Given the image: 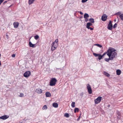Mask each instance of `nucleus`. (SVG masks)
<instances>
[{"instance_id": "f257e3e1", "label": "nucleus", "mask_w": 123, "mask_h": 123, "mask_svg": "<svg viewBox=\"0 0 123 123\" xmlns=\"http://www.w3.org/2000/svg\"><path fill=\"white\" fill-rule=\"evenodd\" d=\"M116 49L114 48H109L106 52L107 55L109 56L108 58H105V60L106 61L108 62L110 60H112L114 59V58L117 57V53L115 52Z\"/></svg>"}, {"instance_id": "f03ea898", "label": "nucleus", "mask_w": 123, "mask_h": 123, "mask_svg": "<svg viewBox=\"0 0 123 123\" xmlns=\"http://www.w3.org/2000/svg\"><path fill=\"white\" fill-rule=\"evenodd\" d=\"M57 80L55 78H52L50 82V85L51 86H54L57 81Z\"/></svg>"}, {"instance_id": "7ed1b4c3", "label": "nucleus", "mask_w": 123, "mask_h": 123, "mask_svg": "<svg viewBox=\"0 0 123 123\" xmlns=\"http://www.w3.org/2000/svg\"><path fill=\"white\" fill-rule=\"evenodd\" d=\"M87 88L89 94H91L92 93V91L90 86L89 84L87 85Z\"/></svg>"}, {"instance_id": "20e7f679", "label": "nucleus", "mask_w": 123, "mask_h": 123, "mask_svg": "<svg viewBox=\"0 0 123 123\" xmlns=\"http://www.w3.org/2000/svg\"><path fill=\"white\" fill-rule=\"evenodd\" d=\"M102 98L101 97H98L95 100V103L96 104L99 103L101 101Z\"/></svg>"}, {"instance_id": "39448f33", "label": "nucleus", "mask_w": 123, "mask_h": 123, "mask_svg": "<svg viewBox=\"0 0 123 123\" xmlns=\"http://www.w3.org/2000/svg\"><path fill=\"white\" fill-rule=\"evenodd\" d=\"M31 72L29 71L26 72L24 74V77H27L29 76L31 74Z\"/></svg>"}, {"instance_id": "423d86ee", "label": "nucleus", "mask_w": 123, "mask_h": 123, "mask_svg": "<svg viewBox=\"0 0 123 123\" xmlns=\"http://www.w3.org/2000/svg\"><path fill=\"white\" fill-rule=\"evenodd\" d=\"M112 27L113 26L112 23V22L111 21H110L108 25V29L109 30H111L112 29Z\"/></svg>"}, {"instance_id": "0eeeda50", "label": "nucleus", "mask_w": 123, "mask_h": 123, "mask_svg": "<svg viewBox=\"0 0 123 123\" xmlns=\"http://www.w3.org/2000/svg\"><path fill=\"white\" fill-rule=\"evenodd\" d=\"M107 17V16L105 14H103L101 17V20L102 21H105L106 20Z\"/></svg>"}, {"instance_id": "6e6552de", "label": "nucleus", "mask_w": 123, "mask_h": 123, "mask_svg": "<svg viewBox=\"0 0 123 123\" xmlns=\"http://www.w3.org/2000/svg\"><path fill=\"white\" fill-rule=\"evenodd\" d=\"M55 42H53L52 44V46L51 49V50L53 51L54 50L56 49L57 48V46L55 45Z\"/></svg>"}, {"instance_id": "1a4fd4ad", "label": "nucleus", "mask_w": 123, "mask_h": 123, "mask_svg": "<svg viewBox=\"0 0 123 123\" xmlns=\"http://www.w3.org/2000/svg\"><path fill=\"white\" fill-rule=\"evenodd\" d=\"M9 117V116L7 115H4L0 117V119L3 120L6 119Z\"/></svg>"}, {"instance_id": "9d476101", "label": "nucleus", "mask_w": 123, "mask_h": 123, "mask_svg": "<svg viewBox=\"0 0 123 123\" xmlns=\"http://www.w3.org/2000/svg\"><path fill=\"white\" fill-rule=\"evenodd\" d=\"M42 90L40 88L37 89L35 91L36 92L39 94L41 93L42 92Z\"/></svg>"}, {"instance_id": "9b49d317", "label": "nucleus", "mask_w": 123, "mask_h": 123, "mask_svg": "<svg viewBox=\"0 0 123 123\" xmlns=\"http://www.w3.org/2000/svg\"><path fill=\"white\" fill-rule=\"evenodd\" d=\"M45 95L47 97H50L51 96V94L49 92H47L45 93Z\"/></svg>"}, {"instance_id": "f8f14e48", "label": "nucleus", "mask_w": 123, "mask_h": 123, "mask_svg": "<svg viewBox=\"0 0 123 123\" xmlns=\"http://www.w3.org/2000/svg\"><path fill=\"white\" fill-rule=\"evenodd\" d=\"M19 24L18 23L14 22L13 23L14 27L15 28H17L18 27Z\"/></svg>"}, {"instance_id": "ddd939ff", "label": "nucleus", "mask_w": 123, "mask_h": 123, "mask_svg": "<svg viewBox=\"0 0 123 123\" xmlns=\"http://www.w3.org/2000/svg\"><path fill=\"white\" fill-rule=\"evenodd\" d=\"M121 70L119 69H118L117 70V74L118 75H120V74L121 73Z\"/></svg>"}, {"instance_id": "4468645a", "label": "nucleus", "mask_w": 123, "mask_h": 123, "mask_svg": "<svg viewBox=\"0 0 123 123\" xmlns=\"http://www.w3.org/2000/svg\"><path fill=\"white\" fill-rule=\"evenodd\" d=\"M29 45L30 47L33 48L35 46V44H32L31 42H29Z\"/></svg>"}, {"instance_id": "2eb2a0df", "label": "nucleus", "mask_w": 123, "mask_h": 123, "mask_svg": "<svg viewBox=\"0 0 123 123\" xmlns=\"http://www.w3.org/2000/svg\"><path fill=\"white\" fill-rule=\"evenodd\" d=\"M53 106L54 107L57 108L58 106V105L57 103H54L53 104Z\"/></svg>"}, {"instance_id": "dca6fc26", "label": "nucleus", "mask_w": 123, "mask_h": 123, "mask_svg": "<svg viewBox=\"0 0 123 123\" xmlns=\"http://www.w3.org/2000/svg\"><path fill=\"white\" fill-rule=\"evenodd\" d=\"M89 16L87 13H85L84 15V18H88Z\"/></svg>"}, {"instance_id": "f3484780", "label": "nucleus", "mask_w": 123, "mask_h": 123, "mask_svg": "<svg viewBox=\"0 0 123 123\" xmlns=\"http://www.w3.org/2000/svg\"><path fill=\"white\" fill-rule=\"evenodd\" d=\"M104 74L107 77H109L110 76V75L109 74L105 72H104Z\"/></svg>"}, {"instance_id": "a211bd4d", "label": "nucleus", "mask_w": 123, "mask_h": 123, "mask_svg": "<svg viewBox=\"0 0 123 123\" xmlns=\"http://www.w3.org/2000/svg\"><path fill=\"white\" fill-rule=\"evenodd\" d=\"M35 0H29L28 1L29 4V5L31 4L34 2Z\"/></svg>"}, {"instance_id": "6ab92c4d", "label": "nucleus", "mask_w": 123, "mask_h": 123, "mask_svg": "<svg viewBox=\"0 0 123 123\" xmlns=\"http://www.w3.org/2000/svg\"><path fill=\"white\" fill-rule=\"evenodd\" d=\"M89 21L92 23H94V19L93 18H91L89 19Z\"/></svg>"}, {"instance_id": "aec40b11", "label": "nucleus", "mask_w": 123, "mask_h": 123, "mask_svg": "<svg viewBox=\"0 0 123 123\" xmlns=\"http://www.w3.org/2000/svg\"><path fill=\"white\" fill-rule=\"evenodd\" d=\"M69 115L67 113H65L64 115V116L66 117H69Z\"/></svg>"}, {"instance_id": "412c9836", "label": "nucleus", "mask_w": 123, "mask_h": 123, "mask_svg": "<svg viewBox=\"0 0 123 123\" xmlns=\"http://www.w3.org/2000/svg\"><path fill=\"white\" fill-rule=\"evenodd\" d=\"M79 111V109L77 108H75L74 109V112L76 113L77 111L78 112Z\"/></svg>"}, {"instance_id": "4be33fe9", "label": "nucleus", "mask_w": 123, "mask_h": 123, "mask_svg": "<svg viewBox=\"0 0 123 123\" xmlns=\"http://www.w3.org/2000/svg\"><path fill=\"white\" fill-rule=\"evenodd\" d=\"M75 103L74 102H72L71 104V106L72 107H75Z\"/></svg>"}, {"instance_id": "5701e85b", "label": "nucleus", "mask_w": 123, "mask_h": 123, "mask_svg": "<svg viewBox=\"0 0 123 123\" xmlns=\"http://www.w3.org/2000/svg\"><path fill=\"white\" fill-rule=\"evenodd\" d=\"M47 108V106L46 105H45L43 107L42 109L43 110H46Z\"/></svg>"}, {"instance_id": "b1692460", "label": "nucleus", "mask_w": 123, "mask_h": 123, "mask_svg": "<svg viewBox=\"0 0 123 123\" xmlns=\"http://www.w3.org/2000/svg\"><path fill=\"white\" fill-rule=\"evenodd\" d=\"M92 25V24L90 22H89L87 23L86 24V25L90 26Z\"/></svg>"}, {"instance_id": "393cba45", "label": "nucleus", "mask_w": 123, "mask_h": 123, "mask_svg": "<svg viewBox=\"0 0 123 123\" xmlns=\"http://www.w3.org/2000/svg\"><path fill=\"white\" fill-rule=\"evenodd\" d=\"M119 17L120 18H121V19L122 20H123V13L121 14V15H120Z\"/></svg>"}, {"instance_id": "a878e982", "label": "nucleus", "mask_w": 123, "mask_h": 123, "mask_svg": "<svg viewBox=\"0 0 123 123\" xmlns=\"http://www.w3.org/2000/svg\"><path fill=\"white\" fill-rule=\"evenodd\" d=\"M39 36L38 35H36L34 36V38L36 40H37L39 38Z\"/></svg>"}, {"instance_id": "bb28decb", "label": "nucleus", "mask_w": 123, "mask_h": 123, "mask_svg": "<svg viewBox=\"0 0 123 123\" xmlns=\"http://www.w3.org/2000/svg\"><path fill=\"white\" fill-rule=\"evenodd\" d=\"M98 58L99 60H100L103 57L102 55H101V54H99V55Z\"/></svg>"}, {"instance_id": "cd10ccee", "label": "nucleus", "mask_w": 123, "mask_h": 123, "mask_svg": "<svg viewBox=\"0 0 123 123\" xmlns=\"http://www.w3.org/2000/svg\"><path fill=\"white\" fill-rule=\"evenodd\" d=\"M93 55L95 57L98 56L99 55V54H97L95 53H93Z\"/></svg>"}, {"instance_id": "c85d7f7f", "label": "nucleus", "mask_w": 123, "mask_h": 123, "mask_svg": "<svg viewBox=\"0 0 123 123\" xmlns=\"http://www.w3.org/2000/svg\"><path fill=\"white\" fill-rule=\"evenodd\" d=\"M95 45L97 46H98V47H99L100 48H101L102 47V46L101 45H100L98 44H95L94 45Z\"/></svg>"}, {"instance_id": "c756f323", "label": "nucleus", "mask_w": 123, "mask_h": 123, "mask_svg": "<svg viewBox=\"0 0 123 123\" xmlns=\"http://www.w3.org/2000/svg\"><path fill=\"white\" fill-rule=\"evenodd\" d=\"M117 24L115 23L114 25H113V28H115L117 26Z\"/></svg>"}, {"instance_id": "7c9ffc66", "label": "nucleus", "mask_w": 123, "mask_h": 123, "mask_svg": "<svg viewBox=\"0 0 123 123\" xmlns=\"http://www.w3.org/2000/svg\"><path fill=\"white\" fill-rule=\"evenodd\" d=\"M84 95V93L83 92H82L80 93V96L82 98Z\"/></svg>"}, {"instance_id": "2f4dec72", "label": "nucleus", "mask_w": 123, "mask_h": 123, "mask_svg": "<svg viewBox=\"0 0 123 123\" xmlns=\"http://www.w3.org/2000/svg\"><path fill=\"white\" fill-rule=\"evenodd\" d=\"M24 95L23 93H20L19 96L21 97H23L24 96Z\"/></svg>"}, {"instance_id": "473e14b6", "label": "nucleus", "mask_w": 123, "mask_h": 123, "mask_svg": "<svg viewBox=\"0 0 123 123\" xmlns=\"http://www.w3.org/2000/svg\"><path fill=\"white\" fill-rule=\"evenodd\" d=\"M88 0H82V3H85Z\"/></svg>"}, {"instance_id": "72a5a7b5", "label": "nucleus", "mask_w": 123, "mask_h": 123, "mask_svg": "<svg viewBox=\"0 0 123 123\" xmlns=\"http://www.w3.org/2000/svg\"><path fill=\"white\" fill-rule=\"evenodd\" d=\"M63 69H64V67H63L62 68H56V69H59L60 70H62Z\"/></svg>"}, {"instance_id": "f704fd0d", "label": "nucleus", "mask_w": 123, "mask_h": 123, "mask_svg": "<svg viewBox=\"0 0 123 123\" xmlns=\"http://www.w3.org/2000/svg\"><path fill=\"white\" fill-rule=\"evenodd\" d=\"M58 42V39H56L55 40V42H54L55 43H56V44L57 43V42Z\"/></svg>"}, {"instance_id": "c9c22d12", "label": "nucleus", "mask_w": 123, "mask_h": 123, "mask_svg": "<svg viewBox=\"0 0 123 123\" xmlns=\"http://www.w3.org/2000/svg\"><path fill=\"white\" fill-rule=\"evenodd\" d=\"M15 55L14 54H12V57H13V58L15 57Z\"/></svg>"}, {"instance_id": "e433bc0d", "label": "nucleus", "mask_w": 123, "mask_h": 123, "mask_svg": "<svg viewBox=\"0 0 123 123\" xmlns=\"http://www.w3.org/2000/svg\"><path fill=\"white\" fill-rule=\"evenodd\" d=\"M117 14L118 15H119L120 16V15H121V13L120 12H117Z\"/></svg>"}, {"instance_id": "4c0bfd02", "label": "nucleus", "mask_w": 123, "mask_h": 123, "mask_svg": "<svg viewBox=\"0 0 123 123\" xmlns=\"http://www.w3.org/2000/svg\"><path fill=\"white\" fill-rule=\"evenodd\" d=\"M85 18V21L86 22H87V21H88V19L87 18Z\"/></svg>"}, {"instance_id": "58836bf2", "label": "nucleus", "mask_w": 123, "mask_h": 123, "mask_svg": "<svg viewBox=\"0 0 123 123\" xmlns=\"http://www.w3.org/2000/svg\"><path fill=\"white\" fill-rule=\"evenodd\" d=\"M86 27L88 29H90V26H88L86 25Z\"/></svg>"}, {"instance_id": "ea45409f", "label": "nucleus", "mask_w": 123, "mask_h": 123, "mask_svg": "<svg viewBox=\"0 0 123 123\" xmlns=\"http://www.w3.org/2000/svg\"><path fill=\"white\" fill-rule=\"evenodd\" d=\"M7 2V1H5L3 3V4L4 5L5 3H6Z\"/></svg>"}, {"instance_id": "a19ab883", "label": "nucleus", "mask_w": 123, "mask_h": 123, "mask_svg": "<svg viewBox=\"0 0 123 123\" xmlns=\"http://www.w3.org/2000/svg\"><path fill=\"white\" fill-rule=\"evenodd\" d=\"M106 53H104L103 55H102V56L103 57V56H104L106 54Z\"/></svg>"}, {"instance_id": "79ce46f5", "label": "nucleus", "mask_w": 123, "mask_h": 123, "mask_svg": "<svg viewBox=\"0 0 123 123\" xmlns=\"http://www.w3.org/2000/svg\"><path fill=\"white\" fill-rule=\"evenodd\" d=\"M79 12H80V14L81 15H83V13L81 11Z\"/></svg>"}, {"instance_id": "37998d69", "label": "nucleus", "mask_w": 123, "mask_h": 123, "mask_svg": "<svg viewBox=\"0 0 123 123\" xmlns=\"http://www.w3.org/2000/svg\"><path fill=\"white\" fill-rule=\"evenodd\" d=\"M117 118L118 119H120V116H118L117 117Z\"/></svg>"}, {"instance_id": "c03bdc74", "label": "nucleus", "mask_w": 123, "mask_h": 123, "mask_svg": "<svg viewBox=\"0 0 123 123\" xmlns=\"http://www.w3.org/2000/svg\"><path fill=\"white\" fill-rule=\"evenodd\" d=\"M80 116L77 119V121H78L79 120V119H80Z\"/></svg>"}, {"instance_id": "a18cd8bd", "label": "nucleus", "mask_w": 123, "mask_h": 123, "mask_svg": "<svg viewBox=\"0 0 123 123\" xmlns=\"http://www.w3.org/2000/svg\"><path fill=\"white\" fill-rule=\"evenodd\" d=\"M91 30H93V29L92 28L90 27V29Z\"/></svg>"}, {"instance_id": "49530a36", "label": "nucleus", "mask_w": 123, "mask_h": 123, "mask_svg": "<svg viewBox=\"0 0 123 123\" xmlns=\"http://www.w3.org/2000/svg\"><path fill=\"white\" fill-rule=\"evenodd\" d=\"M4 0H0V1L2 3Z\"/></svg>"}, {"instance_id": "de8ad7c7", "label": "nucleus", "mask_w": 123, "mask_h": 123, "mask_svg": "<svg viewBox=\"0 0 123 123\" xmlns=\"http://www.w3.org/2000/svg\"><path fill=\"white\" fill-rule=\"evenodd\" d=\"M19 123H23V121L22 120H21L19 122Z\"/></svg>"}, {"instance_id": "09e8293b", "label": "nucleus", "mask_w": 123, "mask_h": 123, "mask_svg": "<svg viewBox=\"0 0 123 123\" xmlns=\"http://www.w3.org/2000/svg\"><path fill=\"white\" fill-rule=\"evenodd\" d=\"M117 114V115H118V116H120V113H118Z\"/></svg>"}, {"instance_id": "8fccbe9b", "label": "nucleus", "mask_w": 123, "mask_h": 123, "mask_svg": "<svg viewBox=\"0 0 123 123\" xmlns=\"http://www.w3.org/2000/svg\"><path fill=\"white\" fill-rule=\"evenodd\" d=\"M82 18V16L80 17V19L81 18Z\"/></svg>"}, {"instance_id": "3c124183", "label": "nucleus", "mask_w": 123, "mask_h": 123, "mask_svg": "<svg viewBox=\"0 0 123 123\" xmlns=\"http://www.w3.org/2000/svg\"><path fill=\"white\" fill-rule=\"evenodd\" d=\"M2 2L0 1V5L1 4Z\"/></svg>"}, {"instance_id": "603ef678", "label": "nucleus", "mask_w": 123, "mask_h": 123, "mask_svg": "<svg viewBox=\"0 0 123 123\" xmlns=\"http://www.w3.org/2000/svg\"><path fill=\"white\" fill-rule=\"evenodd\" d=\"M1 65V62L0 61V66Z\"/></svg>"}, {"instance_id": "864d4df0", "label": "nucleus", "mask_w": 123, "mask_h": 123, "mask_svg": "<svg viewBox=\"0 0 123 123\" xmlns=\"http://www.w3.org/2000/svg\"><path fill=\"white\" fill-rule=\"evenodd\" d=\"M12 5H11L10 6H9V7H10L11 6H12Z\"/></svg>"}, {"instance_id": "5fc2aeb1", "label": "nucleus", "mask_w": 123, "mask_h": 123, "mask_svg": "<svg viewBox=\"0 0 123 123\" xmlns=\"http://www.w3.org/2000/svg\"><path fill=\"white\" fill-rule=\"evenodd\" d=\"M114 21H116V20H114Z\"/></svg>"}, {"instance_id": "6e6d98bb", "label": "nucleus", "mask_w": 123, "mask_h": 123, "mask_svg": "<svg viewBox=\"0 0 123 123\" xmlns=\"http://www.w3.org/2000/svg\"><path fill=\"white\" fill-rule=\"evenodd\" d=\"M109 106H110V105H108V107H109Z\"/></svg>"}]
</instances>
